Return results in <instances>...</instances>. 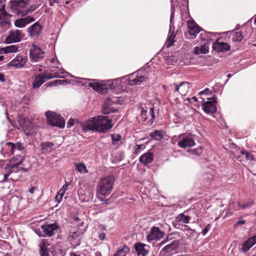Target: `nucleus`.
Masks as SVG:
<instances>
[{
	"instance_id": "nucleus-55",
	"label": "nucleus",
	"mask_w": 256,
	"mask_h": 256,
	"mask_svg": "<svg viewBox=\"0 0 256 256\" xmlns=\"http://www.w3.org/2000/svg\"><path fill=\"white\" fill-rule=\"evenodd\" d=\"M62 197L60 196L58 194H57L56 196L55 199L57 202H60L62 200Z\"/></svg>"
},
{
	"instance_id": "nucleus-20",
	"label": "nucleus",
	"mask_w": 256,
	"mask_h": 256,
	"mask_svg": "<svg viewBox=\"0 0 256 256\" xmlns=\"http://www.w3.org/2000/svg\"><path fill=\"white\" fill-rule=\"evenodd\" d=\"M230 46L227 43L224 42H216L212 45L214 50L217 52L228 50L230 49Z\"/></svg>"
},
{
	"instance_id": "nucleus-4",
	"label": "nucleus",
	"mask_w": 256,
	"mask_h": 256,
	"mask_svg": "<svg viewBox=\"0 0 256 256\" xmlns=\"http://www.w3.org/2000/svg\"><path fill=\"white\" fill-rule=\"evenodd\" d=\"M12 15L8 13L6 10L0 8V34L8 30L11 24Z\"/></svg>"
},
{
	"instance_id": "nucleus-57",
	"label": "nucleus",
	"mask_w": 256,
	"mask_h": 256,
	"mask_svg": "<svg viewBox=\"0 0 256 256\" xmlns=\"http://www.w3.org/2000/svg\"><path fill=\"white\" fill-rule=\"evenodd\" d=\"M4 80H5L4 78V75L2 73L0 72V81L2 82H4Z\"/></svg>"
},
{
	"instance_id": "nucleus-25",
	"label": "nucleus",
	"mask_w": 256,
	"mask_h": 256,
	"mask_svg": "<svg viewBox=\"0 0 256 256\" xmlns=\"http://www.w3.org/2000/svg\"><path fill=\"white\" fill-rule=\"evenodd\" d=\"M147 77L144 76H136L134 78H130L128 82V84L130 86L140 85L147 80Z\"/></svg>"
},
{
	"instance_id": "nucleus-1",
	"label": "nucleus",
	"mask_w": 256,
	"mask_h": 256,
	"mask_svg": "<svg viewBox=\"0 0 256 256\" xmlns=\"http://www.w3.org/2000/svg\"><path fill=\"white\" fill-rule=\"evenodd\" d=\"M78 124L84 132L92 131L105 133L113 126L112 118L103 115L92 117L84 122H78Z\"/></svg>"
},
{
	"instance_id": "nucleus-44",
	"label": "nucleus",
	"mask_w": 256,
	"mask_h": 256,
	"mask_svg": "<svg viewBox=\"0 0 256 256\" xmlns=\"http://www.w3.org/2000/svg\"><path fill=\"white\" fill-rule=\"evenodd\" d=\"M148 112L144 108H142L141 116L143 119V121H146L148 119Z\"/></svg>"
},
{
	"instance_id": "nucleus-10",
	"label": "nucleus",
	"mask_w": 256,
	"mask_h": 256,
	"mask_svg": "<svg viewBox=\"0 0 256 256\" xmlns=\"http://www.w3.org/2000/svg\"><path fill=\"white\" fill-rule=\"evenodd\" d=\"M41 228L44 234L48 236L54 235L60 230V226L56 223L46 222L41 226Z\"/></svg>"
},
{
	"instance_id": "nucleus-37",
	"label": "nucleus",
	"mask_w": 256,
	"mask_h": 256,
	"mask_svg": "<svg viewBox=\"0 0 256 256\" xmlns=\"http://www.w3.org/2000/svg\"><path fill=\"white\" fill-rule=\"evenodd\" d=\"M64 73H65V71L64 69H62V68L59 69L54 74H50L49 76V78H63L64 76Z\"/></svg>"
},
{
	"instance_id": "nucleus-18",
	"label": "nucleus",
	"mask_w": 256,
	"mask_h": 256,
	"mask_svg": "<svg viewBox=\"0 0 256 256\" xmlns=\"http://www.w3.org/2000/svg\"><path fill=\"white\" fill-rule=\"evenodd\" d=\"M19 50V46L16 44L0 48L1 54L16 53Z\"/></svg>"
},
{
	"instance_id": "nucleus-9",
	"label": "nucleus",
	"mask_w": 256,
	"mask_h": 256,
	"mask_svg": "<svg viewBox=\"0 0 256 256\" xmlns=\"http://www.w3.org/2000/svg\"><path fill=\"white\" fill-rule=\"evenodd\" d=\"M28 61V58L24 54H18L12 61L8 64L9 66H13L16 68H21L24 66Z\"/></svg>"
},
{
	"instance_id": "nucleus-35",
	"label": "nucleus",
	"mask_w": 256,
	"mask_h": 256,
	"mask_svg": "<svg viewBox=\"0 0 256 256\" xmlns=\"http://www.w3.org/2000/svg\"><path fill=\"white\" fill-rule=\"evenodd\" d=\"M76 170L82 174L88 172L86 166L84 163L75 164Z\"/></svg>"
},
{
	"instance_id": "nucleus-34",
	"label": "nucleus",
	"mask_w": 256,
	"mask_h": 256,
	"mask_svg": "<svg viewBox=\"0 0 256 256\" xmlns=\"http://www.w3.org/2000/svg\"><path fill=\"white\" fill-rule=\"evenodd\" d=\"M190 220V217L188 216H186L184 214H180L176 218V222H182L184 224H188Z\"/></svg>"
},
{
	"instance_id": "nucleus-31",
	"label": "nucleus",
	"mask_w": 256,
	"mask_h": 256,
	"mask_svg": "<svg viewBox=\"0 0 256 256\" xmlns=\"http://www.w3.org/2000/svg\"><path fill=\"white\" fill-rule=\"evenodd\" d=\"M208 52V46L204 44L200 46H196L194 48V52L196 54H206Z\"/></svg>"
},
{
	"instance_id": "nucleus-15",
	"label": "nucleus",
	"mask_w": 256,
	"mask_h": 256,
	"mask_svg": "<svg viewBox=\"0 0 256 256\" xmlns=\"http://www.w3.org/2000/svg\"><path fill=\"white\" fill-rule=\"evenodd\" d=\"M34 21V18L33 17L28 16L16 20L14 22V26L17 28H22Z\"/></svg>"
},
{
	"instance_id": "nucleus-54",
	"label": "nucleus",
	"mask_w": 256,
	"mask_h": 256,
	"mask_svg": "<svg viewBox=\"0 0 256 256\" xmlns=\"http://www.w3.org/2000/svg\"><path fill=\"white\" fill-rule=\"evenodd\" d=\"M66 192H64V190H62V188H60L59 191H58V194L59 196H60L62 197L64 195V193H65Z\"/></svg>"
},
{
	"instance_id": "nucleus-21",
	"label": "nucleus",
	"mask_w": 256,
	"mask_h": 256,
	"mask_svg": "<svg viewBox=\"0 0 256 256\" xmlns=\"http://www.w3.org/2000/svg\"><path fill=\"white\" fill-rule=\"evenodd\" d=\"M9 4L11 9L15 10H20L25 5L24 0H10Z\"/></svg>"
},
{
	"instance_id": "nucleus-12",
	"label": "nucleus",
	"mask_w": 256,
	"mask_h": 256,
	"mask_svg": "<svg viewBox=\"0 0 256 256\" xmlns=\"http://www.w3.org/2000/svg\"><path fill=\"white\" fill-rule=\"evenodd\" d=\"M207 99L210 100L202 104V110L207 114L215 112L216 110V98L213 97L210 98H208Z\"/></svg>"
},
{
	"instance_id": "nucleus-45",
	"label": "nucleus",
	"mask_w": 256,
	"mask_h": 256,
	"mask_svg": "<svg viewBox=\"0 0 256 256\" xmlns=\"http://www.w3.org/2000/svg\"><path fill=\"white\" fill-rule=\"evenodd\" d=\"M148 116H151V120H152L151 124H152L154 119V113L153 108H150V112H148Z\"/></svg>"
},
{
	"instance_id": "nucleus-30",
	"label": "nucleus",
	"mask_w": 256,
	"mask_h": 256,
	"mask_svg": "<svg viewBox=\"0 0 256 256\" xmlns=\"http://www.w3.org/2000/svg\"><path fill=\"white\" fill-rule=\"evenodd\" d=\"M54 146V144L50 142H42L40 144V146L42 150L44 151V152H51V150Z\"/></svg>"
},
{
	"instance_id": "nucleus-59",
	"label": "nucleus",
	"mask_w": 256,
	"mask_h": 256,
	"mask_svg": "<svg viewBox=\"0 0 256 256\" xmlns=\"http://www.w3.org/2000/svg\"><path fill=\"white\" fill-rule=\"evenodd\" d=\"M137 146H138V148H136V151H135L136 153H138L140 152V150L142 146V145H138Z\"/></svg>"
},
{
	"instance_id": "nucleus-39",
	"label": "nucleus",
	"mask_w": 256,
	"mask_h": 256,
	"mask_svg": "<svg viewBox=\"0 0 256 256\" xmlns=\"http://www.w3.org/2000/svg\"><path fill=\"white\" fill-rule=\"evenodd\" d=\"M67 84V82L66 80H56L55 81L53 82L52 83H50L48 84V86H57V85H64Z\"/></svg>"
},
{
	"instance_id": "nucleus-50",
	"label": "nucleus",
	"mask_w": 256,
	"mask_h": 256,
	"mask_svg": "<svg viewBox=\"0 0 256 256\" xmlns=\"http://www.w3.org/2000/svg\"><path fill=\"white\" fill-rule=\"evenodd\" d=\"M246 222L245 220H242V219H240V220H238L236 222V224H234V226H241L242 224H244Z\"/></svg>"
},
{
	"instance_id": "nucleus-33",
	"label": "nucleus",
	"mask_w": 256,
	"mask_h": 256,
	"mask_svg": "<svg viewBox=\"0 0 256 256\" xmlns=\"http://www.w3.org/2000/svg\"><path fill=\"white\" fill-rule=\"evenodd\" d=\"M176 36V34L172 32L168 36V38L165 42L164 45L168 48L173 45L175 40V38Z\"/></svg>"
},
{
	"instance_id": "nucleus-24",
	"label": "nucleus",
	"mask_w": 256,
	"mask_h": 256,
	"mask_svg": "<svg viewBox=\"0 0 256 256\" xmlns=\"http://www.w3.org/2000/svg\"><path fill=\"white\" fill-rule=\"evenodd\" d=\"M146 246V244L141 243H137L134 244V248L138 255L146 256L148 254V250L145 248Z\"/></svg>"
},
{
	"instance_id": "nucleus-27",
	"label": "nucleus",
	"mask_w": 256,
	"mask_h": 256,
	"mask_svg": "<svg viewBox=\"0 0 256 256\" xmlns=\"http://www.w3.org/2000/svg\"><path fill=\"white\" fill-rule=\"evenodd\" d=\"M48 242H43L40 244V256H50L48 251Z\"/></svg>"
},
{
	"instance_id": "nucleus-26",
	"label": "nucleus",
	"mask_w": 256,
	"mask_h": 256,
	"mask_svg": "<svg viewBox=\"0 0 256 256\" xmlns=\"http://www.w3.org/2000/svg\"><path fill=\"white\" fill-rule=\"evenodd\" d=\"M178 240H174L170 244L166 245L160 251V253L162 252H170L174 250H176L178 246Z\"/></svg>"
},
{
	"instance_id": "nucleus-56",
	"label": "nucleus",
	"mask_w": 256,
	"mask_h": 256,
	"mask_svg": "<svg viewBox=\"0 0 256 256\" xmlns=\"http://www.w3.org/2000/svg\"><path fill=\"white\" fill-rule=\"evenodd\" d=\"M18 156H20V155H18V156H16L15 158H13V160H11V162L14 161V162H16L19 161V160H20V157H19Z\"/></svg>"
},
{
	"instance_id": "nucleus-38",
	"label": "nucleus",
	"mask_w": 256,
	"mask_h": 256,
	"mask_svg": "<svg viewBox=\"0 0 256 256\" xmlns=\"http://www.w3.org/2000/svg\"><path fill=\"white\" fill-rule=\"evenodd\" d=\"M243 36L240 32H236L232 36V40L235 42H240L242 40Z\"/></svg>"
},
{
	"instance_id": "nucleus-48",
	"label": "nucleus",
	"mask_w": 256,
	"mask_h": 256,
	"mask_svg": "<svg viewBox=\"0 0 256 256\" xmlns=\"http://www.w3.org/2000/svg\"><path fill=\"white\" fill-rule=\"evenodd\" d=\"M6 174H4V178L2 180L4 182H6V179L8 178V176H10V174L13 172V170H6Z\"/></svg>"
},
{
	"instance_id": "nucleus-51",
	"label": "nucleus",
	"mask_w": 256,
	"mask_h": 256,
	"mask_svg": "<svg viewBox=\"0 0 256 256\" xmlns=\"http://www.w3.org/2000/svg\"><path fill=\"white\" fill-rule=\"evenodd\" d=\"M5 6L6 0H0V8H2L3 10H6Z\"/></svg>"
},
{
	"instance_id": "nucleus-32",
	"label": "nucleus",
	"mask_w": 256,
	"mask_h": 256,
	"mask_svg": "<svg viewBox=\"0 0 256 256\" xmlns=\"http://www.w3.org/2000/svg\"><path fill=\"white\" fill-rule=\"evenodd\" d=\"M20 157V160L18 162H16L15 164H10V165L7 166L5 168V170H12L13 168H18L19 165L21 164L24 160V158L23 156H18Z\"/></svg>"
},
{
	"instance_id": "nucleus-64",
	"label": "nucleus",
	"mask_w": 256,
	"mask_h": 256,
	"mask_svg": "<svg viewBox=\"0 0 256 256\" xmlns=\"http://www.w3.org/2000/svg\"><path fill=\"white\" fill-rule=\"evenodd\" d=\"M70 256H80L78 254H76L74 252H71L70 254Z\"/></svg>"
},
{
	"instance_id": "nucleus-14",
	"label": "nucleus",
	"mask_w": 256,
	"mask_h": 256,
	"mask_svg": "<svg viewBox=\"0 0 256 256\" xmlns=\"http://www.w3.org/2000/svg\"><path fill=\"white\" fill-rule=\"evenodd\" d=\"M42 26L38 22H36L28 29V32L31 37H36L42 33Z\"/></svg>"
},
{
	"instance_id": "nucleus-61",
	"label": "nucleus",
	"mask_w": 256,
	"mask_h": 256,
	"mask_svg": "<svg viewBox=\"0 0 256 256\" xmlns=\"http://www.w3.org/2000/svg\"><path fill=\"white\" fill-rule=\"evenodd\" d=\"M35 191V188L34 187H32L29 190L31 194H34Z\"/></svg>"
},
{
	"instance_id": "nucleus-63",
	"label": "nucleus",
	"mask_w": 256,
	"mask_h": 256,
	"mask_svg": "<svg viewBox=\"0 0 256 256\" xmlns=\"http://www.w3.org/2000/svg\"><path fill=\"white\" fill-rule=\"evenodd\" d=\"M174 62H176V61L171 62L170 60H166V62L168 64H172Z\"/></svg>"
},
{
	"instance_id": "nucleus-58",
	"label": "nucleus",
	"mask_w": 256,
	"mask_h": 256,
	"mask_svg": "<svg viewBox=\"0 0 256 256\" xmlns=\"http://www.w3.org/2000/svg\"><path fill=\"white\" fill-rule=\"evenodd\" d=\"M38 68V71L40 72H42V69L38 66H34L33 67V70H36Z\"/></svg>"
},
{
	"instance_id": "nucleus-3",
	"label": "nucleus",
	"mask_w": 256,
	"mask_h": 256,
	"mask_svg": "<svg viewBox=\"0 0 256 256\" xmlns=\"http://www.w3.org/2000/svg\"><path fill=\"white\" fill-rule=\"evenodd\" d=\"M88 86L96 92L101 94H104L107 92V90L114 89L115 88L114 82L112 80L106 82L103 81L100 82H90L88 84Z\"/></svg>"
},
{
	"instance_id": "nucleus-16",
	"label": "nucleus",
	"mask_w": 256,
	"mask_h": 256,
	"mask_svg": "<svg viewBox=\"0 0 256 256\" xmlns=\"http://www.w3.org/2000/svg\"><path fill=\"white\" fill-rule=\"evenodd\" d=\"M190 84L188 82H182L179 85L174 84L175 91L180 92L182 95H186L190 88Z\"/></svg>"
},
{
	"instance_id": "nucleus-11",
	"label": "nucleus",
	"mask_w": 256,
	"mask_h": 256,
	"mask_svg": "<svg viewBox=\"0 0 256 256\" xmlns=\"http://www.w3.org/2000/svg\"><path fill=\"white\" fill-rule=\"evenodd\" d=\"M24 36L22 31L16 30L10 32L8 36L6 38V42L8 44L19 42Z\"/></svg>"
},
{
	"instance_id": "nucleus-36",
	"label": "nucleus",
	"mask_w": 256,
	"mask_h": 256,
	"mask_svg": "<svg viewBox=\"0 0 256 256\" xmlns=\"http://www.w3.org/2000/svg\"><path fill=\"white\" fill-rule=\"evenodd\" d=\"M150 136L155 140H160L163 137L162 132L159 130H155L150 134Z\"/></svg>"
},
{
	"instance_id": "nucleus-43",
	"label": "nucleus",
	"mask_w": 256,
	"mask_h": 256,
	"mask_svg": "<svg viewBox=\"0 0 256 256\" xmlns=\"http://www.w3.org/2000/svg\"><path fill=\"white\" fill-rule=\"evenodd\" d=\"M253 204V202H250L246 204H242L240 202L238 203V205L242 209H246V208L250 207Z\"/></svg>"
},
{
	"instance_id": "nucleus-41",
	"label": "nucleus",
	"mask_w": 256,
	"mask_h": 256,
	"mask_svg": "<svg viewBox=\"0 0 256 256\" xmlns=\"http://www.w3.org/2000/svg\"><path fill=\"white\" fill-rule=\"evenodd\" d=\"M112 142L113 144H117L120 140L121 136L119 134L112 135Z\"/></svg>"
},
{
	"instance_id": "nucleus-2",
	"label": "nucleus",
	"mask_w": 256,
	"mask_h": 256,
	"mask_svg": "<svg viewBox=\"0 0 256 256\" xmlns=\"http://www.w3.org/2000/svg\"><path fill=\"white\" fill-rule=\"evenodd\" d=\"M114 182V178L112 176L102 178L98 186V193L104 196L110 194L112 190Z\"/></svg>"
},
{
	"instance_id": "nucleus-49",
	"label": "nucleus",
	"mask_w": 256,
	"mask_h": 256,
	"mask_svg": "<svg viewBox=\"0 0 256 256\" xmlns=\"http://www.w3.org/2000/svg\"><path fill=\"white\" fill-rule=\"evenodd\" d=\"M210 224H208V226H206V227L202 230V234L203 235H206V233L208 232V231L210 230Z\"/></svg>"
},
{
	"instance_id": "nucleus-42",
	"label": "nucleus",
	"mask_w": 256,
	"mask_h": 256,
	"mask_svg": "<svg viewBox=\"0 0 256 256\" xmlns=\"http://www.w3.org/2000/svg\"><path fill=\"white\" fill-rule=\"evenodd\" d=\"M78 122H79L78 120H76V122L74 119L70 118L69 119V120H68V122H67L68 127H71V126H73L74 125V124L76 123V125H77L78 127L80 128V126L78 124Z\"/></svg>"
},
{
	"instance_id": "nucleus-13",
	"label": "nucleus",
	"mask_w": 256,
	"mask_h": 256,
	"mask_svg": "<svg viewBox=\"0 0 256 256\" xmlns=\"http://www.w3.org/2000/svg\"><path fill=\"white\" fill-rule=\"evenodd\" d=\"M83 234L82 230L78 229L70 232L68 240L74 245L79 246L80 244V236Z\"/></svg>"
},
{
	"instance_id": "nucleus-46",
	"label": "nucleus",
	"mask_w": 256,
	"mask_h": 256,
	"mask_svg": "<svg viewBox=\"0 0 256 256\" xmlns=\"http://www.w3.org/2000/svg\"><path fill=\"white\" fill-rule=\"evenodd\" d=\"M241 153L242 154H244L245 156H246V158L248 159V160H254V157H253V156L250 154V153H248L247 152H243V151H242L241 152Z\"/></svg>"
},
{
	"instance_id": "nucleus-60",
	"label": "nucleus",
	"mask_w": 256,
	"mask_h": 256,
	"mask_svg": "<svg viewBox=\"0 0 256 256\" xmlns=\"http://www.w3.org/2000/svg\"><path fill=\"white\" fill-rule=\"evenodd\" d=\"M165 242H164V240L161 242L160 243H159L158 244V247H160L162 246H163L164 244H165Z\"/></svg>"
},
{
	"instance_id": "nucleus-29",
	"label": "nucleus",
	"mask_w": 256,
	"mask_h": 256,
	"mask_svg": "<svg viewBox=\"0 0 256 256\" xmlns=\"http://www.w3.org/2000/svg\"><path fill=\"white\" fill-rule=\"evenodd\" d=\"M8 144L10 146V151L13 154L14 150H22L24 149V146L22 143L18 142L16 144L12 142H8Z\"/></svg>"
},
{
	"instance_id": "nucleus-5",
	"label": "nucleus",
	"mask_w": 256,
	"mask_h": 256,
	"mask_svg": "<svg viewBox=\"0 0 256 256\" xmlns=\"http://www.w3.org/2000/svg\"><path fill=\"white\" fill-rule=\"evenodd\" d=\"M45 114L47 118L48 123L50 125L60 128L64 127L65 122L60 115L50 111L46 112Z\"/></svg>"
},
{
	"instance_id": "nucleus-22",
	"label": "nucleus",
	"mask_w": 256,
	"mask_h": 256,
	"mask_svg": "<svg viewBox=\"0 0 256 256\" xmlns=\"http://www.w3.org/2000/svg\"><path fill=\"white\" fill-rule=\"evenodd\" d=\"M153 160L154 155L152 153L150 152H148L143 154L139 158L140 162L142 163L144 165H146L152 162Z\"/></svg>"
},
{
	"instance_id": "nucleus-8",
	"label": "nucleus",
	"mask_w": 256,
	"mask_h": 256,
	"mask_svg": "<svg viewBox=\"0 0 256 256\" xmlns=\"http://www.w3.org/2000/svg\"><path fill=\"white\" fill-rule=\"evenodd\" d=\"M196 143L192 136L190 134H181L178 137V146L181 148L192 146Z\"/></svg>"
},
{
	"instance_id": "nucleus-23",
	"label": "nucleus",
	"mask_w": 256,
	"mask_h": 256,
	"mask_svg": "<svg viewBox=\"0 0 256 256\" xmlns=\"http://www.w3.org/2000/svg\"><path fill=\"white\" fill-rule=\"evenodd\" d=\"M49 79H50L49 76L41 75L36 76L33 82V86L34 88H38L42 84H44L46 80Z\"/></svg>"
},
{
	"instance_id": "nucleus-6",
	"label": "nucleus",
	"mask_w": 256,
	"mask_h": 256,
	"mask_svg": "<svg viewBox=\"0 0 256 256\" xmlns=\"http://www.w3.org/2000/svg\"><path fill=\"white\" fill-rule=\"evenodd\" d=\"M45 56V52L39 46L33 44L30 50V58L32 62H38Z\"/></svg>"
},
{
	"instance_id": "nucleus-17",
	"label": "nucleus",
	"mask_w": 256,
	"mask_h": 256,
	"mask_svg": "<svg viewBox=\"0 0 256 256\" xmlns=\"http://www.w3.org/2000/svg\"><path fill=\"white\" fill-rule=\"evenodd\" d=\"M256 244V234L245 241L242 245L241 250L244 252L248 251Z\"/></svg>"
},
{
	"instance_id": "nucleus-52",
	"label": "nucleus",
	"mask_w": 256,
	"mask_h": 256,
	"mask_svg": "<svg viewBox=\"0 0 256 256\" xmlns=\"http://www.w3.org/2000/svg\"><path fill=\"white\" fill-rule=\"evenodd\" d=\"M70 184V182H66V184L62 186L61 188L64 192H66V190H68V186Z\"/></svg>"
},
{
	"instance_id": "nucleus-19",
	"label": "nucleus",
	"mask_w": 256,
	"mask_h": 256,
	"mask_svg": "<svg viewBox=\"0 0 256 256\" xmlns=\"http://www.w3.org/2000/svg\"><path fill=\"white\" fill-rule=\"evenodd\" d=\"M188 26L189 29L190 34L194 36V37H195L201 30V28L194 22H188Z\"/></svg>"
},
{
	"instance_id": "nucleus-7",
	"label": "nucleus",
	"mask_w": 256,
	"mask_h": 256,
	"mask_svg": "<svg viewBox=\"0 0 256 256\" xmlns=\"http://www.w3.org/2000/svg\"><path fill=\"white\" fill-rule=\"evenodd\" d=\"M164 232L161 230L158 227L153 226L146 236V240L148 242L158 241L164 236Z\"/></svg>"
},
{
	"instance_id": "nucleus-40",
	"label": "nucleus",
	"mask_w": 256,
	"mask_h": 256,
	"mask_svg": "<svg viewBox=\"0 0 256 256\" xmlns=\"http://www.w3.org/2000/svg\"><path fill=\"white\" fill-rule=\"evenodd\" d=\"M47 62H50L51 64H54V67L58 68V66L60 64L59 61L56 58V56L52 58H48L46 60Z\"/></svg>"
},
{
	"instance_id": "nucleus-47",
	"label": "nucleus",
	"mask_w": 256,
	"mask_h": 256,
	"mask_svg": "<svg viewBox=\"0 0 256 256\" xmlns=\"http://www.w3.org/2000/svg\"><path fill=\"white\" fill-rule=\"evenodd\" d=\"M202 152V148L200 147L198 148L192 150V153L197 155H200Z\"/></svg>"
},
{
	"instance_id": "nucleus-62",
	"label": "nucleus",
	"mask_w": 256,
	"mask_h": 256,
	"mask_svg": "<svg viewBox=\"0 0 256 256\" xmlns=\"http://www.w3.org/2000/svg\"><path fill=\"white\" fill-rule=\"evenodd\" d=\"M49 4L50 6H52L53 5V2H56V0H48Z\"/></svg>"
},
{
	"instance_id": "nucleus-53",
	"label": "nucleus",
	"mask_w": 256,
	"mask_h": 256,
	"mask_svg": "<svg viewBox=\"0 0 256 256\" xmlns=\"http://www.w3.org/2000/svg\"><path fill=\"white\" fill-rule=\"evenodd\" d=\"M209 90H210L208 88H206L204 90L200 92H199V94L200 95H201V94H208V92H209Z\"/></svg>"
},
{
	"instance_id": "nucleus-28",
	"label": "nucleus",
	"mask_w": 256,
	"mask_h": 256,
	"mask_svg": "<svg viewBox=\"0 0 256 256\" xmlns=\"http://www.w3.org/2000/svg\"><path fill=\"white\" fill-rule=\"evenodd\" d=\"M130 248L126 246H124L121 248H118L116 253L113 256H125L130 252Z\"/></svg>"
}]
</instances>
